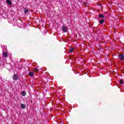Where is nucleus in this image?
Wrapping results in <instances>:
<instances>
[{
  "instance_id": "11",
  "label": "nucleus",
  "mask_w": 124,
  "mask_h": 124,
  "mask_svg": "<svg viewBox=\"0 0 124 124\" xmlns=\"http://www.w3.org/2000/svg\"><path fill=\"white\" fill-rule=\"evenodd\" d=\"M25 14H28L29 13V10L26 9L24 11Z\"/></svg>"
},
{
  "instance_id": "10",
  "label": "nucleus",
  "mask_w": 124,
  "mask_h": 124,
  "mask_svg": "<svg viewBox=\"0 0 124 124\" xmlns=\"http://www.w3.org/2000/svg\"><path fill=\"white\" fill-rule=\"evenodd\" d=\"M99 18H103V19L105 18L104 16L102 14L99 15Z\"/></svg>"
},
{
  "instance_id": "5",
  "label": "nucleus",
  "mask_w": 124,
  "mask_h": 124,
  "mask_svg": "<svg viewBox=\"0 0 124 124\" xmlns=\"http://www.w3.org/2000/svg\"><path fill=\"white\" fill-rule=\"evenodd\" d=\"M29 75L31 77H32V76H33V75H34V73H33V72H30L29 73Z\"/></svg>"
},
{
  "instance_id": "1",
  "label": "nucleus",
  "mask_w": 124,
  "mask_h": 124,
  "mask_svg": "<svg viewBox=\"0 0 124 124\" xmlns=\"http://www.w3.org/2000/svg\"><path fill=\"white\" fill-rule=\"evenodd\" d=\"M13 80H15V81H17V79H19V76L16 74H15L13 77Z\"/></svg>"
},
{
  "instance_id": "6",
  "label": "nucleus",
  "mask_w": 124,
  "mask_h": 124,
  "mask_svg": "<svg viewBox=\"0 0 124 124\" xmlns=\"http://www.w3.org/2000/svg\"><path fill=\"white\" fill-rule=\"evenodd\" d=\"M8 56V54H7V52H4L3 54V57L4 58H6Z\"/></svg>"
},
{
  "instance_id": "3",
  "label": "nucleus",
  "mask_w": 124,
  "mask_h": 124,
  "mask_svg": "<svg viewBox=\"0 0 124 124\" xmlns=\"http://www.w3.org/2000/svg\"><path fill=\"white\" fill-rule=\"evenodd\" d=\"M62 31L63 32H66L67 31V28L65 26L62 27Z\"/></svg>"
},
{
  "instance_id": "15",
  "label": "nucleus",
  "mask_w": 124,
  "mask_h": 124,
  "mask_svg": "<svg viewBox=\"0 0 124 124\" xmlns=\"http://www.w3.org/2000/svg\"><path fill=\"white\" fill-rule=\"evenodd\" d=\"M35 0L36 1V0Z\"/></svg>"
},
{
  "instance_id": "12",
  "label": "nucleus",
  "mask_w": 124,
  "mask_h": 124,
  "mask_svg": "<svg viewBox=\"0 0 124 124\" xmlns=\"http://www.w3.org/2000/svg\"><path fill=\"white\" fill-rule=\"evenodd\" d=\"M103 23H104V19H101V20H100V24L102 25V24H103Z\"/></svg>"
},
{
  "instance_id": "13",
  "label": "nucleus",
  "mask_w": 124,
  "mask_h": 124,
  "mask_svg": "<svg viewBox=\"0 0 124 124\" xmlns=\"http://www.w3.org/2000/svg\"><path fill=\"white\" fill-rule=\"evenodd\" d=\"M119 83L121 84H124V81H123V79H120L119 80Z\"/></svg>"
},
{
  "instance_id": "4",
  "label": "nucleus",
  "mask_w": 124,
  "mask_h": 124,
  "mask_svg": "<svg viewBox=\"0 0 124 124\" xmlns=\"http://www.w3.org/2000/svg\"><path fill=\"white\" fill-rule=\"evenodd\" d=\"M6 2H7L8 4H9L10 6H11V5H12V2H11L10 0H6Z\"/></svg>"
},
{
  "instance_id": "2",
  "label": "nucleus",
  "mask_w": 124,
  "mask_h": 124,
  "mask_svg": "<svg viewBox=\"0 0 124 124\" xmlns=\"http://www.w3.org/2000/svg\"><path fill=\"white\" fill-rule=\"evenodd\" d=\"M119 58L122 61H124V54H119Z\"/></svg>"
},
{
  "instance_id": "7",
  "label": "nucleus",
  "mask_w": 124,
  "mask_h": 124,
  "mask_svg": "<svg viewBox=\"0 0 124 124\" xmlns=\"http://www.w3.org/2000/svg\"><path fill=\"white\" fill-rule=\"evenodd\" d=\"M21 94L22 95V96H26V95H27V93L25 91H22L21 92Z\"/></svg>"
},
{
  "instance_id": "14",
  "label": "nucleus",
  "mask_w": 124,
  "mask_h": 124,
  "mask_svg": "<svg viewBox=\"0 0 124 124\" xmlns=\"http://www.w3.org/2000/svg\"><path fill=\"white\" fill-rule=\"evenodd\" d=\"M70 53H72V52H73V48H70Z\"/></svg>"
},
{
  "instance_id": "9",
  "label": "nucleus",
  "mask_w": 124,
  "mask_h": 124,
  "mask_svg": "<svg viewBox=\"0 0 124 124\" xmlns=\"http://www.w3.org/2000/svg\"><path fill=\"white\" fill-rule=\"evenodd\" d=\"M34 72H38L39 70L38 69L37 67H36L33 70Z\"/></svg>"
},
{
  "instance_id": "8",
  "label": "nucleus",
  "mask_w": 124,
  "mask_h": 124,
  "mask_svg": "<svg viewBox=\"0 0 124 124\" xmlns=\"http://www.w3.org/2000/svg\"><path fill=\"white\" fill-rule=\"evenodd\" d=\"M21 108H22V109H26V105L21 104Z\"/></svg>"
}]
</instances>
